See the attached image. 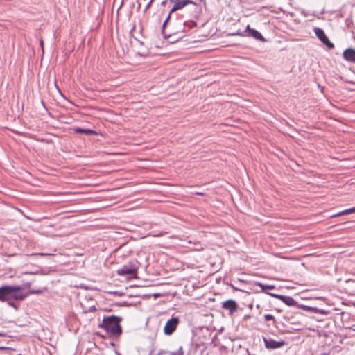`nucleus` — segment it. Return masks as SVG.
Segmentation results:
<instances>
[{"label":"nucleus","mask_w":355,"mask_h":355,"mask_svg":"<svg viewBox=\"0 0 355 355\" xmlns=\"http://www.w3.org/2000/svg\"><path fill=\"white\" fill-rule=\"evenodd\" d=\"M313 31L317 37L328 49H333L334 48V44L329 40L323 29L316 27L313 28Z\"/></svg>","instance_id":"1a4fd4ad"},{"label":"nucleus","mask_w":355,"mask_h":355,"mask_svg":"<svg viewBox=\"0 0 355 355\" xmlns=\"http://www.w3.org/2000/svg\"><path fill=\"white\" fill-rule=\"evenodd\" d=\"M188 5L191 6V18L198 20L200 18V15L202 13V9L201 7L199 6L194 1H193L192 0H168V8L170 9L168 14L162 26V35H164V29L168 25L169 21L171 20L172 15L178 10H182Z\"/></svg>","instance_id":"f257e3e1"},{"label":"nucleus","mask_w":355,"mask_h":355,"mask_svg":"<svg viewBox=\"0 0 355 355\" xmlns=\"http://www.w3.org/2000/svg\"><path fill=\"white\" fill-rule=\"evenodd\" d=\"M297 308L300 309L304 310V311L311 312V313H320L324 315H327L330 313L329 311H327L324 309H320L317 307H313V306H306V305H303V304H301V305L298 304Z\"/></svg>","instance_id":"4468645a"},{"label":"nucleus","mask_w":355,"mask_h":355,"mask_svg":"<svg viewBox=\"0 0 355 355\" xmlns=\"http://www.w3.org/2000/svg\"><path fill=\"white\" fill-rule=\"evenodd\" d=\"M140 7H141V4H140V3H139V5H138V8L139 9V8H140Z\"/></svg>","instance_id":"ea45409f"},{"label":"nucleus","mask_w":355,"mask_h":355,"mask_svg":"<svg viewBox=\"0 0 355 355\" xmlns=\"http://www.w3.org/2000/svg\"><path fill=\"white\" fill-rule=\"evenodd\" d=\"M180 323L178 317L173 316L168 320L164 327V333L166 336H170L174 333Z\"/></svg>","instance_id":"6e6552de"},{"label":"nucleus","mask_w":355,"mask_h":355,"mask_svg":"<svg viewBox=\"0 0 355 355\" xmlns=\"http://www.w3.org/2000/svg\"><path fill=\"white\" fill-rule=\"evenodd\" d=\"M260 307H261V306H260V305H259V304H257V305L256 306V308H257V309H260Z\"/></svg>","instance_id":"c9c22d12"},{"label":"nucleus","mask_w":355,"mask_h":355,"mask_svg":"<svg viewBox=\"0 0 355 355\" xmlns=\"http://www.w3.org/2000/svg\"><path fill=\"white\" fill-rule=\"evenodd\" d=\"M200 1L205 4V0H200Z\"/></svg>","instance_id":"4c0bfd02"},{"label":"nucleus","mask_w":355,"mask_h":355,"mask_svg":"<svg viewBox=\"0 0 355 355\" xmlns=\"http://www.w3.org/2000/svg\"><path fill=\"white\" fill-rule=\"evenodd\" d=\"M116 355H121L120 354H119V353H117V352H116Z\"/></svg>","instance_id":"37998d69"},{"label":"nucleus","mask_w":355,"mask_h":355,"mask_svg":"<svg viewBox=\"0 0 355 355\" xmlns=\"http://www.w3.org/2000/svg\"><path fill=\"white\" fill-rule=\"evenodd\" d=\"M345 82L355 85V82L354 81H352V80H348V79L345 80Z\"/></svg>","instance_id":"c85d7f7f"},{"label":"nucleus","mask_w":355,"mask_h":355,"mask_svg":"<svg viewBox=\"0 0 355 355\" xmlns=\"http://www.w3.org/2000/svg\"><path fill=\"white\" fill-rule=\"evenodd\" d=\"M138 54L141 56H146V53H138Z\"/></svg>","instance_id":"c756f323"},{"label":"nucleus","mask_w":355,"mask_h":355,"mask_svg":"<svg viewBox=\"0 0 355 355\" xmlns=\"http://www.w3.org/2000/svg\"><path fill=\"white\" fill-rule=\"evenodd\" d=\"M354 213H355V207L349 208V209H347L344 211H342L336 214H334L331 217L340 216L351 214H354Z\"/></svg>","instance_id":"a211bd4d"},{"label":"nucleus","mask_w":355,"mask_h":355,"mask_svg":"<svg viewBox=\"0 0 355 355\" xmlns=\"http://www.w3.org/2000/svg\"><path fill=\"white\" fill-rule=\"evenodd\" d=\"M0 350H6V351H8V350H9V349H8V348H1V347H0Z\"/></svg>","instance_id":"2f4dec72"},{"label":"nucleus","mask_w":355,"mask_h":355,"mask_svg":"<svg viewBox=\"0 0 355 355\" xmlns=\"http://www.w3.org/2000/svg\"><path fill=\"white\" fill-rule=\"evenodd\" d=\"M222 308L230 311V314L232 315L238 309V304L234 300H228L223 302Z\"/></svg>","instance_id":"ddd939ff"},{"label":"nucleus","mask_w":355,"mask_h":355,"mask_svg":"<svg viewBox=\"0 0 355 355\" xmlns=\"http://www.w3.org/2000/svg\"><path fill=\"white\" fill-rule=\"evenodd\" d=\"M343 58L348 62L355 63V49L347 48L343 53Z\"/></svg>","instance_id":"2eb2a0df"},{"label":"nucleus","mask_w":355,"mask_h":355,"mask_svg":"<svg viewBox=\"0 0 355 355\" xmlns=\"http://www.w3.org/2000/svg\"><path fill=\"white\" fill-rule=\"evenodd\" d=\"M44 42L42 40H40V45L43 47Z\"/></svg>","instance_id":"72a5a7b5"},{"label":"nucleus","mask_w":355,"mask_h":355,"mask_svg":"<svg viewBox=\"0 0 355 355\" xmlns=\"http://www.w3.org/2000/svg\"><path fill=\"white\" fill-rule=\"evenodd\" d=\"M196 19H193L192 18L191 20H189L188 21L184 22L182 24H180V27L178 29L175 28H172L171 33L168 35L166 34V32L164 31V35H163V37L164 38L169 39L174 36L175 35H178L179 33H187L190 29L193 28V27H196L197 26V23L195 21ZM166 28L164 29V31Z\"/></svg>","instance_id":"20e7f679"},{"label":"nucleus","mask_w":355,"mask_h":355,"mask_svg":"<svg viewBox=\"0 0 355 355\" xmlns=\"http://www.w3.org/2000/svg\"><path fill=\"white\" fill-rule=\"evenodd\" d=\"M46 290H47V288L46 287L44 288L43 289H30L27 293H23L22 292V295H26V298L29 295H33V294L39 295V294H42V293H44Z\"/></svg>","instance_id":"f3484780"},{"label":"nucleus","mask_w":355,"mask_h":355,"mask_svg":"<svg viewBox=\"0 0 355 355\" xmlns=\"http://www.w3.org/2000/svg\"><path fill=\"white\" fill-rule=\"evenodd\" d=\"M232 35H240V36H249L254 38L257 40L261 42H266V40L264 37L257 30L254 28H251L250 25L246 26L245 31L243 32H237L236 33H232Z\"/></svg>","instance_id":"39448f33"},{"label":"nucleus","mask_w":355,"mask_h":355,"mask_svg":"<svg viewBox=\"0 0 355 355\" xmlns=\"http://www.w3.org/2000/svg\"><path fill=\"white\" fill-rule=\"evenodd\" d=\"M254 284L261 288V291L266 292V290H272L275 289V286L274 285H265L261 284V282H255Z\"/></svg>","instance_id":"6ab92c4d"},{"label":"nucleus","mask_w":355,"mask_h":355,"mask_svg":"<svg viewBox=\"0 0 355 355\" xmlns=\"http://www.w3.org/2000/svg\"><path fill=\"white\" fill-rule=\"evenodd\" d=\"M115 305L118 306H127L128 305V303L126 302H117L115 304Z\"/></svg>","instance_id":"a878e982"},{"label":"nucleus","mask_w":355,"mask_h":355,"mask_svg":"<svg viewBox=\"0 0 355 355\" xmlns=\"http://www.w3.org/2000/svg\"><path fill=\"white\" fill-rule=\"evenodd\" d=\"M184 353L183 346L180 345L178 347V351L171 352V355H184Z\"/></svg>","instance_id":"aec40b11"},{"label":"nucleus","mask_w":355,"mask_h":355,"mask_svg":"<svg viewBox=\"0 0 355 355\" xmlns=\"http://www.w3.org/2000/svg\"><path fill=\"white\" fill-rule=\"evenodd\" d=\"M251 316L250 315H246L244 316V319H248V318H250Z\"/></svg>","instance_id":"7c9ffc66"},{"label":"nucleus","mask_w":355,"mask_h":355,"mask_svg":"<svg viewBox=\"0 0 355 355\" xmlns=\"http://www.w3.org/2000/svg\"><path fill=\"white\" fill-rule=\"evenodd\" d=\"M14 301H15V300H9L7 301V303H8V305L14 308L15 309H17L18 307L17 306V304L14 302Z\"/></svg>","instance_id":"4be33fe9"},{"label":"nucleus","mask_w":355,"mask_h":355,"mask_svg":"<svg viewBox=\"0 0 355 355\" xmlns=\"http://www.w3.org/2000/svg\"><path fill=\"white\" fill-rule=\"evenodd\" d=\"M96 308L95 306H92L89 308L88 311H85V313H87V312H95L96 311Z\"/></svg>","instance_id":"5701e85b"},{"label":"nucleus","mask_w":355,"mask_h":355,"mask_svg":"<svg viewBox=\"0 0 355 355\" xmlns=\"http://www.w3.org/2000/svg\"><path fill=\"white\" fill-rule=\"evenodd\" d=\"M110 293L115 296H122L123 295V293L119 292V291H113V292H110Z\"/></svg>","instance_id":"393cba45"},{"label":"nucleus","mask_w":355,"mask_h":355,"mask_svg":"<svg viewBox=\"0 0 355 355\" xmlns=\"http://www.w3.org/2000/svg\"><path fill=\"white\" fill-rule=\"evenodd\" d=\"M142 355H152L154 352V343L151 339H146L140 343L137 349Z\"/></svg>","instance_id":"0eeeda50"},{"label":"nucleus","mask_w":355,"mask_h":355,"mask_svg":"<svg viewBox=\"0 0 355 355\" xmlns=\"http://www.w3.org/2000/svg\"><path fill=\"white\" fill-rule=\"evenodd\" d=\"M168 3V0H162L161 2V6L165 7Z\"/></svg>","instance_id":"cd10ccee"},{"label":"nucleus","mask_w":355,"mask_h":355,"mask_svg":"<svg viewBox=\"0 0 355 355\" xmlns=\"http://www.w3.org/2000/svg\"><path fill=\"white\" fill-rule=\"evenodd\" d=\"M162 354V352H159L156 355H161Z\"/></svg>","instance_id":"e433bc0d"},{"label":"nucleus","mask_w":355,"mask_h":355,"mask_svg":"<svg viewBox=\"0 0 355 355\" xmlns=\"http://www.w3.org/2000/svg\"><path fill=\"white\" fill-rule=\"evenodd\" d=\"M322 355H328V354H326V353H324V354H322Z\"/></svg>","instance_id":"79ce46f5"},{"label":"nucleus","mask_w":355,"mask_h":355,"mask_svg":"<svg viewBox=\"0 0 355 355\" xmlns=\"http://www.w3.org/2000/svg\"><path fill=\"white\" fill-rule=\"evenodd\" d=\"M197 194H198V195H201V196H202V195H203V193H197Z\"/></svg>","instance_id":"58836bf2"},{"label":"nucleus","mask_w":355,"mask_h":355,"mask_svg":"<svg viewBox=\"0 0 355 355\" xmlns=\"http://www.w3.org/2000/svg\"><path fill=\"white\" fill-rule=\"evenodd\" d=\"M41 103H42V105L44 106V108H46V106H45V104H44V102L43 101H41Z\"/></svg>","instance_id":"473e14b6"},{"label":"nucleus","mask_w":355,"mask_h":355,"mask_svg":"<svg viewBox=\"0 0 355 355\" xmlns=\"http://www.w3.org/2000/svg\"><path fill=\"white\" fill-rule=\"evenodd\" d=\"M266 294L280 300L282 302L288 306H298L297 302L291 296L283 295L279 294L272 293L266 292Z\"/></svg>","instance_id":"9d476101"},{"label":"nucleus","mask_w":355,"mask_h":355,"mask_svg":"<svg viewBox=\"0 0 355 355\" xmlns=\"http://www.w3.org/2000/svg\"><path fill=\"white\" fill-rule=\"evenodd\" d=\"M36 255H37V256H53L54 254H51V253H37V254H36Z\"/></svg>","instance_id":"bb28decb"},{"label":"nucleus","mask_w":355,"mask_h":355,"mask_svg":"<svg viewBox=\"0 0 355 355\" xmlns=\"http://www.w3.org/2000/svg\"><path fill=\"white\" fill-rule=\"evenodd\" d=\"M353 72L355 73V71H353Z\"/></svg>","instance_id":"c03bdc74"},{"label":"nucleus","mask_w":355,"mask_h":355,"mask_svg":"<svg viewBox=\"0 0 355 355\" xmlns=\"http://www.w3.org/2000/svg\"><path fill=\"white\" fill-rule=\"evenodd\" d=\"M206 349L207 347L203 343L192 344L189 354L202 355Z\"/></svg>","instance_id":"f8f14e48"},{"label":"nucleus","mask_w":355,"mask_h":355,"mask_svg":"<svg viewBox=\"0 0 355 355\" xmlns=\"http://www.w3.org/2000/svg\"><path fill=\"white\" fill-rule=\"evenodd\" d=\"M265 346L267 349H277L280 348L285 345V342L283 340L277 341L271 338H263Z\"/></svg>","instance_id":"9b49d317"},{"label":"nucleus","mask_w":355,"mask_h":355,"mask_svg":"<svg viewBox=\"0 0 355 355\" xmlns=\"http://www.w3.org/2000/svg\"><path fill=\"white\" fill-rule=\"evenodd\" d=\"M73 130L74 132L77 134H85L86 135H97L98 132L92 129H86V128H82L79 127H76L73 128Z\"/></svg>","instance_id":"dca6fc26"},{"label":"nucleus","mask_w":355,"mask_h":355,"mask_svg":"<svg viewBox=\"0 0 355 355\" xmlns=\"http://www.w3.org/2000/svg\"><path fill=\"white\" fill-rule=\"evenodd\" d=\"M264 319H265V320H266V321L272 320L273 324H274L275 325V324H276V322H277V321H276V320H275V317H274L272 315H271V314H266V315H264Z\"/></svg>","instance_id":"412c9836"},{"label":"nucleus","mask_w":355,"mask_h":355,"mask_svg":"<svg viewBox=\"0 0 355 355\" xmlns=\"http://www.w3.org/2000/svg\"><path fill=\"white\" fill-rule=\"evenodd\" d=\"M122 320L121 317L115 315L104 316L102 323L98 324V328L103 329L107 333L112 336H119L123 332L121 326Z\"/></svg>","instance_id":"f03ea898"},{"label":"nucleus","mask_w":355,"mask_h":355,"mask_svg":"<svg viewBox=\"0 0 355 355\" xmlns=\"http://www.w3.org/2000/svg\"><path fill=\"white\" fill-rule=\"evenodd\" d=\"M26 295H22L21 286L4 285L0 287V302H7L9 300L23 301Z\"/></svg>","instance_id":"7ed1b4c3"},{"label":"nucleus","mask_w":355,"mask_h":355,"mask_svg":"<svg viewBox=\"0 0 355 355\" xmlns=\"http://www.w3.org/2000/svg\"><path fill=\"white\" fill-rule=\"evenodd\" d=\"M138 268L135 263H129L117 270V274L120 276L129 275L132 278H137Z\"/></svg>","instance_id":"423d86ee"},{"label":"nucleus","mask_w":355,"mask_h":355,"mask_svg":"<svg viewBox=\"0 0 355 355\" xmlns=\"http://www.w3.org/2000/svg\"><path fill=\"white\" fill-rule=\"evenodd\" d=\"M153 1H154V0H150L148 1V3H147V5H146V6L145 8V12L151 7L152 3H153Z\"/></svg>","instance_id":"b1692460"},{"label":"nucleus","mask_w":355,"mask_h":355,"mask_svg":"<svg viewBox=\"0 0 355 355\" xmlns=\"http://www.w3.org/2000/svg\"><path fill=\"white\" fill-rule=\"evenodd\" d=\"M249 307H250V309H252V304H250V305L249 306Z\"/></svg>","instance_id":"a19ab883"},{"label":"nucleus","mask_w":355,"mask_h":355,"mask_svg":"<svg viewBox=\"0 0 355 355\" xmlns=\"http://www.w3.org/2000/svg\"><path fill=\"white\" fill-rule=\"evenodd\" d=\"M232 288L234 289V290H239L237 288H236L235 286H232Z\"/></svg>","instance_id":"f704fd0d"}]
</instances>
